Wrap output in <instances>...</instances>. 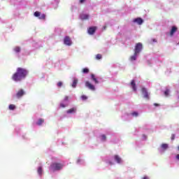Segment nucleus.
<instances>
[{"mask_svg":"<svg viewBox=\"0 0 179 179\" xmlns=\"http://www.w3.org/2000/svg\"><path fill=\"white\" fill-rule=\"evenodd\" d=\"M44 123V119H39L38 120V122H36V125H43V124Z\"/></svg>","mask_w":179,"mask_h":179,"instance_id":"17","label":"nucleus"},{"mask_svg":"<svg viewBox=\"0 0 179 179\" xmlns=\"http://www.w3.org/2000/svg\"><path fill=\"white\" fill-rule=\"evenodd\" d=\"M137 56H138V54H136V52H134V55L130 57V61H136Z\"/></svg>","mask_w":179,"mask_h":179,"instance_id":"16","label":"nucleus"},{"mask_svg":"<svg viewBox=\"0 0 179 179\" xmlns=\"http://www.w3.org/2000/svg\"><path fill=\"white\" fill-rule=\"evenodd\" d=\"M24 94H26V92H24V90L23 89H21L20 90H18V92L16 94V97L17 99H20V97H23V96H24Z\"/></svg>","mask_w":179,"mask_h":179,"instance_id":"7","label":"nucleus"},{"mask_svg":"<svg viewBox=\"0 0 179 179\" xmlns=\"http://www.w3.org/2000/svg\"><path fill=\"white\" fill-rule=\"evenodd\" d=\"M14 51H15V52H20V47H19V46L15 47V48H14Z\"/></svg>","mask_w":179,"mask_h":179,"instance_id":"24","label":"nucleus"},{"mask_svg":"<svg viewBox=\"0 0 179 179\" xmlns=\"http://www.w3.org/2000/svg\"><path fill=\"white\" fill-rule=\"evenodd\" d=\"M91 79L94 81L96 85L99 84V80L96 78V76H94V74H91Z\"/></svg>","mask_w":179,"mask_h":179,"instance_id":"15","label":"nucleus"},{"mask_svg":"<svg viewBox=\"0 0 179 179\" xmlns=\"http://www.w3.org/2000/svg\"><path fill=\"white\" fill-rule=\"evenodd\" d=\"M86 0H80V3H83V2H85Z\"/></svg>","mask_w":179,"mask_h":179,"instance_id":"35","label":"nucleus"},{"mask_svg":"<svg viewBox=\"0 0 179 179\" xmlns=\"http://www.w3.org/2000/svg\"><path fill=\"white\" fill-rule=\"evenodd\" d=\"M102 57H103L101 56V54H97V55H96V59H101Z\"/></svg>","mask_w":179,"mask_h":179,"instance_id":"25","label":"nucleus"},{"mask_svg":"<svg viewBox=\"0 0 179 179\" xmlns=\"http://www.w3.org/2000/svg\"><path fill=\"white\" fill-rule=\"evenodd\" d=\"M78 85V79H74L72 84V87H76Z\"/></svg>","mask_w":179,"mask_h":179,"instance_id":"20","label":"nucleus"},{"mask_svg":"<svg viewBox=\"0 0 179 179\" xmlns=\"http://www.w3.org/2000/svg\"><path fill=\"white\" fill-rule=\"evenodd\" d=\"M143 179H149L148 176H144Z\"/></svg>","mask_w":179,"mask_h":179,"instance_id":"37","label":"nucleus"},{"mask_svg":"<svg viewBox=\"0 0 179 179\" xmlns=\"http://www.w3.org/2000/svg\"><path fill=\"white\" fill-rule=\"evenodd\" d=\"M29 71L26 69L18 67L16 72L12 76L14 82H21L27 76Z\"/></svg>","mask_w":179,"mask_h":179,"instance_id":"1","label":"nucleus"},{"mask_svg":"<svg viewBox=\"0 0 179 179\" xmlns=\"http://www.w3.org/2000/svg\"><path fill=\"white\" fill-rule=\"evenodd\" d=\"M96 30H97L96 27H90L87 29V33L90 34V35H93L94 34V33H96Z\"/></svg>","mask_w":179,"mask_h":179,"instance_id":"8","label":"nucleus"},{"mask_svg":"<svg viewBox=\"0 0 179 179\" xmlns=\"http://www.w3.org/2000/svg\"><path fill=\"white\" fill-rule=\"evenodd\" d=\"M141 93L144 99H146V100H149V99H150V97L149 96V92H148V90H146V88L143 87L141 89Z\"/></svg>","mask_w":179,"mask_h":179,"instance_id":"5","label":"nucleus"},{"mask_svg":"<svg viewBox=\"0 0 179 179\" xmlns=\"http://www.w3.org/2000/svg\"><path fill=\"white\" fill-rule=\"evenodd\" d=\"M57 86H58V87H62V82L59 81V82L57 83Z\"/></svg>","mask_w":179,"mask_h":179,"instance_id":"29","label":"nucleus"},{"mask_svg":"<svg viewBox=\"0 0 179 179\" xmlns=\"http://www.w3.org/2000/svg\"><path fill=\"white\" fill-rule=\"evenodd\" d=\"M177 29H178L177 27H176V26L172 27L171 31H170V36H173L174 33H176V31H177Z\"/></svg>","mask_w":179,"mask_h":179,"instance_id":"12","label":"nucleus"},{"mask_svg":"<svg viewBox=\"0 0 179 179\" xmlns=\"http://www.w3.org/2000/svg\"><path fill=\"white\" fill-rule=\"evenodd\" d=\"M85 86L86 87H88L90 90H92V92H94V90H96V87H94V85H93V84L90 83V82L89 81L85 82Z\"/></svg>","mask_w":179,"mask_h":179,"instance_id":"6","label":"nucleus"},{"mask_svg":"<svg viewBox=\"0 0 179 179\" xmlns=\"http://www.w3.org/2000/svg\"><path fill=\"white\" fill-rule=\"evenodd\" d=\"M81 99H82L83 100H87V96H86L85 95H83V96H81Z\"/></svg>","mask_w":179,"mask_h":179,"instance_id":"30","label":"nucleus"},{"mask_svg":"<svg viewBox=\"0 0 179 179\" xmlns=\"http://www.w3.org/2000/svg\"><path fill=\"white\" fill-rule=\"evenodd\" d=\"M64 169V164L58 162H54L50 164L49 169L53 173L55 171H59Z\"/></svg>","mask_w":179,"mask_h":179,"instance_id":"2","label":"nucleus"},{"mask_svg":"<svg viewBox=\"0 0 179 179\" xmlns=\"http://www.w3.org/2000/svg\"><path fill=\"white\" fill-rule=\"evenodd\" d=\"M115 160L117 163H121V158L118 155H115Z\"/></svg>","mask_w":179,"mask_h":179,"instance_id":"19","label":"nucleus"},{"mask_svg":"<svg viewBox=\"0 0 179 179\" xmlns=\"http://www.w3.org/2000/svg\"><path fill=\"white\" fill-rule=\"evenodd\" d=\"M34 15L35 17H38L41 20H45V14L41 15V13L36 11Z\"/></svg>","mask_w":179,"mask_h":179,"instance_id":"4","label":"nucleus"},{"mask_svg":"<svg viewBox=\"0 0 179 179\" xmlns=\"http://www.w3.org/2000/svg\"><path fill=\"white\" fill-rule=\"evenodd\" d=\"M170 93V90H166L165 92H164V95L166 96V97H167L169 96V94Z\"/></svg>","mask_w":179,"mask_h":179,"instance_id":"27","label":"nucleus"},{"mask_svg":"<svg viewBox=\"0 0 179 179\" xmlns=\"http://www.w3.org/2000/svg\"><path fill=\"white\" fill-rule=\"evenodd\" d=\"M168 148H169V145H168V144L163 143V144L162 145V149L166 150V149H167Z\"/></svg>","mask_w":179,"mask_h":179,"instance_id":"23","label":"nucleus"},{"mask_svg":"<svg viewBox=\"0 0 179 179\" xmlns=\"http://www.w3.org/2000/svg\"><path fill=\"white\" fill-rule=\"evenodd\" d=\"M37 171L39 176H43V167L39 166Z\"/></svg>","mask_w":179,"mask_h":179,"instance_id":"18","label":"nucleus"},{"mask_svg":"<svg viewBox=\"0 0 179 179\" xmlns=\"http://www.w3.org/2000/svg\"><path fill=\"white\" fill-rule=\"evenodd\" d=\"M131 86L134 92H136V84L135 83V80H131Z\"/></svg>","mask_w":179,"mask_h":179,"instance_id":"13","label":"nucleus"},{"mask_svg":"<svg viewBox=\"0 0 179 179\" xmlns=\"http://www.w3.org/2000/svg\"><path fill=\"white\" fill-rule=\"evenodd\" d=\"M82 72H83V73H89L90 70L87 68H85L83 69Z\"/></svg>","mask_w":179,"mask_h":179,"instance_id":"22","label":"nucleus"},{"mask_svg":"<svg viewBox=\"0 0 179 179\" xmlns=\"http://www.w3.org/2000/svg\"><path fill=\"white\" fill-rule=\"evenodd\" d=\"M81 20H87L89 19V15L87 14H82L80 15Z\"/></svg>","mask_w":179,"mask_h":179,"instance_id":"11","label":"nucleus"},{"mask_svg":"<svg viewBox=\"0 0 179 179\" xmlns=\"http://www.w3.org/2000/svg\"><path fill=\"white\" fill-rule=\"evenodd\" d=\"M131 115H133V117H138L139 115V113H138V112H133L131 113Z\"/></svg>","mask_w":179,"mask_h":179,"instance_id":"26","label":"nucleus"},{"mask_svg":"<svg viewBox=\"0 0 179 179\" xmlns=\"http://www.w3.org/2000/svg\"><path fill=\"white\" fill-rule=\"evenodd\" d=\"M60 107H62V108H65L66 106L64 103H60Z\"/></svg>","mask_w":179,"mask_h":179,"instance_id":"33","label":"nucleus"},{"mask_svg":"<svg viewBox=\"0 0 179 179\" xmlns=\"http://www.w3.org/2000/svg\"><path fill=\"white\" fill-rule=\"evenodd\" d=\"M101 141H106V139H107V137L106 136V135L103 134L101 136Z\"/></svg>","mask_w":179,"mask_h":179,"instance_id":"28","label":"nucleus"},{"mask_svg":"<svg viewBox=\"0 0 179 179\" xmlns=\"http://www.w3.org/2000/svg\"><path fill=\"white\" fill-rule=\"evenodd\" d=\"M109 164H110V165H113V162H109Z\"/></svg>","mask_w":179,"mask_h":179,"instance_id":"39","label":"nucleus"},{"mask_svg":"<svg viewBox=\"0 0 179 179\" xmlns=\"http://www.w3.org/2000/svg\"><path fill=\"white\" fill-rule=\"evenodd\" d=\"M8 108H9V110H15V108H16V106H15L13 104H10V105H9Z\"/></svg>","mask_w":179,"mask_h":179,"instance_id":"21","label":"nucleus"},{"mask_svg":"<svg viewBox=\"0 0 179 179\" xmlns=\"http://www.w3.org/2000/svg\"><path fill=\"white\" fill-rule=\"evenodd\" d=\"M64 43L66 45H72V41H71V38L69 36H65Z\"/></svg>","mask_w":179,"mask_h":179,"instance_id":"9","label":"nucleus"},{"mask_svg":"<svg viewBox=\"0 0 179 179\" xmlns=\"http://www.w3.org/2000/svg\"><path fill=\"white\" fill-rule=\"evenodd\" d=\"M133 22L134 23H137L138 24H142V23H143V20H142V18H141V17H137V18L134 19L133 20Z\"/></svg>","mask_w":179,"mask_h":179,"instance_id":"10","label":"nucleus"},{"mask_svg":"<svg viewBox=\"0 0 179 179\" xmlns=\"http://www.w3.org/2000/svg\"><path fill=\"white\" fill-rule=\"evenodd\" d=\"M178 150H179V145H178Z\"/></svg>","mask_w":179,"mask_h":179,"instance_id":"40","label":"nucleus"},{"mask_svg":"<svg viewBox=\"0 0 179 179\" xmlns=\"http://www.w3.org/2000/svg\"><path fill=\"white\" fill-rule=\"evenodd\" d=\"M152 41H153V43H157V40H156V39H152Z\"/></svg>","mask_w":179,"mask_h":179,"instance_id":"36","label":"nucleus"},{"mask_svg":"<svg viewBox=\"0 0 179 179\" xmlns=\"http://www.w3.org/2000/svg\"><path fill=\"white\" fill-rule=\"evenodd\" d=\"M143 48V46L142 43H138L136 44L135 49H134V52L136 54H139L142 51V49Z\"/></svg>","mask_w":179,"mask_h":179,"instance_id":"3","label":"nucleus"},{"mask_svg":"<svg viewBox=\"0 0 179 179\" xmlns=\"http://www.w3.org/2000/svg\"><path fill=\"white\" fill-rule=\"evenodd\" d=\"M176 159H178V160H179V154L176 155Z\"/></svg>","mask_w":179,"mask_h":179,"instance_id":"38","label":"nucleus"},{"mask_svg":"<svg viewBox=\"0 0 179 179\" xmlns=\"http://www.w3.org/2000/svg\"><path fill=\"white\" fill-rule=\"evenodd\" d=\"M68 100H69V97L68 96H66L64 97V101H68Z\"/></svg>","mask_w":179,"mask_h":179,"instance_id":"31","label":"nucleus"},{"mask_svg":"<svg viewBox=\"0 0 179 179\" xmlns=\"http://www.w3.org/2000/svg\"><path fill=\"white\" fill-rule=\"evenodd\" d=\"M67 114H73V113H76V108H72L66 110Z\"/></svg>","mask_w":179,"mask_h":179,"instance_id":"14","label":"nucleus"},{"mask_svg":"<svg viewBox=\"0 0 179 179\" xmlns=\"http://www.w3.org/2000/svg\"><path fill=\"white\" fill-rule=\"evenodd\" d=\"M174 139H176V135L172 134L171 135V141H174Z\"/></svg>","mask_w":179,"mask_h":179,"instance_id":"32","label":"nucleus"},{"mask_svg":"<svg viewBox=\"0 0 179 179\" xmlns=\"http://www.w3.org/2000/svg\"><path fill=\"white\" fill-rule=\"evenodd\" d=\"M154 106H155V107H159V106H160V104H159V103H154Z\"/></svg>","mask_w":179,"mask_h":179,"instance_id":"34","label":"nucleus"}]
</instances>
